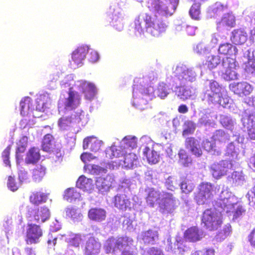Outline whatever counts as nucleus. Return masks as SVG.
<instances>
[{
	"instance_id": "c756f323",
	"label": "nucleus",
	"mask_w": 255,
	"mask_h": 255,
	"mask_svg": "<svg viewBox=\"0 0 255 255\" xmlns=\"http://www.w3.org/2000/svg\"><path fill=\"white\" fill-rule=\"evenodd\" d=\"M20 113L24 116L32 109V101L29 97H25L20 103Z\"/></svg>"
},
{
	"instance_id": "c85d7f7f",
	"label": "nucleus",
	"mask_w": 255,
	"mask_h": 255,
	"mask_svg": "<svg viewBox=\"0 0 255 255\" xmlns=\"http://www.w3.org/2000/svg\"><path fill=\"white\" fill-rule=\"evenodd\" d=\"M228 9L227 4H223L220 2H216L209 11L211 16L215 17L220 15Z\"/></svg>"
},
{
	"instance_id": "f704fd0d",
	"label": "nucleus",
	"mask_w": 255,
	"mask_h": 255,
	"mask_svg": "<svg viewBox=\"0 0 255 255\" xmlns=\"http://www.w3.org/2000/svg\"><path fill=\"white\" fill-rule=\"evenodd\" d=\"M64 198L69 202H72L80 197V193L74 188H69L64 192Z\"/></svg>"
},
{
	"instance_id": "69168bd1",
	"label": "nucleus",
	"mask_w": 255,
	"mask_h": 255,
	"mask_svg": "<svg viewBox=\"0 0 255 255\" xmlns=\"http://www.w3.org/2000/svg\"><path fill=\"white\" fill-rule=\"evenodd\" d=\"M222 202H220V205L222 208L225 209L226 208H228L232 206L233 204L229 201L228 198H224L221 200Z\"/></svg>"
},
{
	"instance_id": "680f3d73",
	"label": "nucleus",
	"mask_w": 255,
	"mask_h": 255,
	"mask_svg": "<svg viewBox=\"0 0 255 255\" xmlns=\"http://www.w3.org/2000/svg\"><path fill=\"white\" fill-rule=\"evenodd\" d=\"M11 145H8L2 151L1 156L4 159H9Z\"/></svg>"
},
{
	"instance_id": "f257e3e1",
	"label": "nucleus",
	"mask_w": 255,
	"mask_h": 255,
	"mask_svg": "<svg viewBox=\"0 0 255 255\" xmlns=\"http://www.w3.org/2000/svg\"><path fill=\"white\" fill-rule=\"evenodd\" d=\"M135 30L139 33L146 31L158 37L164 33L168 27V22L153 17L148 13L139 15L134 20Z\"/></svg>"
},
{
	"instance_id": "58836bf2",
	"label": "nucleus",
	"mask_w": 255,
	"mask_h": 255,
	"mask_svg": "<svg viewBox=\"0 0 255 255\" xmlns=\"http://www.w3.org/2000/svg\"><path fill=\"white\" fill-rule=\"evenodd\" d=\"M45 174V168L44 167H37L33 171V179L35 182H38L42 180Z\"/></svg>"
},
{
	"instance_id": "a19ab883",
	"label": "nucleus",
	"mask_w": 255,
	"mask_h": 255,
	"mask_svg": "<svg viewBox=\"0 0 255 255\" xmlns=\"http://www.w3.org/2000/svg\"><path fill=\"white\" fill-rule=\"evenodd\" d=\"M177 96L183 101L189 99L192 96L191 91L184 87H179Z\"/></svg>"
},
{
	"instance_id": "774afa93",
	"label": "nucleus",
	"mask_w": 255,
	"mask_h": 255,
	"mask_svg": "<svg viewBox=\"0 0 255 255\" xmlns=\"http://www.w3.org/2000/svg\"><path fill=\"white\" fill-rule=\"evenodd\" d=\"M245 211L242 206H239L234 212V218H238L241 216Z\"/></svg>"
},
{
	"instance_id": "37998d69",
	"label": "nucleus",
	"mask_w": 255,
	"mask_h": 255,
	"mask_svg": "<svg viewBox=\"0 0 255 255\" xmlns=\"http://www.w3.org/2000/svg\"><path fill=\"white\" fill-rule=\"evenodd\" d=\"M47 99L48 97L45 95H40L37 99L36 108L39 111H44L47 108Z\"/></svg>"
},
{
	"instance_id": "bf43d9fd",
	"label": "nucleus",
	"mask_w": 255,
	"mask_h": 255,
	"mask_svg": "<svg viewBox=\"0 0 255 255\" xmlns=\"http://www.w3.org/2000/svg\"><path fill=\"white\" fill-rule=\"evenodd\" d=\"M147 253V255H164L160 249L155 247L150 248Z\"/></svg>"
},
{
	"instance_id": "13d9d810",
	"label": "nucleus",
	"mask_w": 255,
	"mask_h": 255,
	"mask_svg": "<svg viewBox=\"0 0 255 255\" xmlns=\"http://www.w3.org/2000/svg\"><path fill=\"white\" fill-rule=\"evenodd\" d=\"M26 150V147H24L23 146H17L15 150V158L16 159H21L22 158L24 152Z\"/></svg>"
},
{
	"instance_id": "aec40b11",
	"label": "nucleus",
	"mask_w": 255,
	"mask_h": 255,
	"mask_svg": "<svg viewBox=\"0 0 255 255\" xmlns=\"http://www.w3.org/2000/svg\"><path fill=\"white\" fill-rule=\"evenodd\" d=\"M114 204L120 210L126 211L130 209L131 202L125 194H117L114 197Z\"/></svg>"
},
{
	"instance_id": "a878e982",
	"label": "nucleus",
	"mask_w": 255,
	"mask_h": 255,
	"mask_svg": "<svg viewBox=\"0 0 255 255\" xmlns=\"http://www.w3.org/2000/svg\"><path fill=\"white\" fill-rule=\"evenodd\" d=\"M76 187L84 191H89L93 188V180L81 175L76 182Z\"/></svg>"
},
{
	"instance_id": "393cba45",
	"label": "nucleus",
	"mask_w": 255,
	"mask_h": 255,
	"mask_svg": "<svg viewBox=\"0 0 255 255\" xmlns=\"http://www.w3.org/2000/svg\"><path fill=\"white\" fill-rule=\"evenodd\" d=\"M218 51L220 55L231 57V56L237 52V49L232 44L226 42L219 45Z\"/></svg>"
},
{
	"instance_id": "e2e57ef3",
	"label": "nucleus",
	"mask_w": 255,
	"mask_h": 255,
	"mask_svg": "<svg viewBox=\"0 0 255 255\" xmlns=\"http://www.w3.org/2000/svg\"><path fill=\"white\" fill-rule=\"evenodd\" d=\"M174 248L173 251H174V252H176V250H177L179 253H182L184 251L183 249V245L180 241H176L174 243Z\"/></svg>"
},
{
	"instance_id": "c9c22d12",
	"label": "nucleus",
	"mask_w": 255,
	"mask_h": 255,
	"mask_svg": "<svg viewBox=\"0 0 255 255\" xmlns=\"http://www.w3.org/2000/svg\"><path fill=\"white\" fill-rule=\"evenodd\" d=\"M213 138L215 141L226 142L229 140V134L221 129L217 130L214 132Z\"/></svg>"
},
{
	"instance_id": "423d86ee",
	"label": "nucleus",
	"mask_w": 255,
	"mask_h": 255,
	"mask_svg": "<svg viewBox=\"0 0 255 255\" xmlns=\"http://www.w3.org/2000/svg\"><path fill=\"white\" fill-rule=\"evenodd\" d=\"M106 157L108 159L123 157L125 159H136L135 154L125 150V146L112 145L105 150Z\"/></svg>"
},
{
	"instance_id": "412c9836",
	"label": "nucleus",
	"mask_w": 255,
	"mask_h": 255,
	"mask_svg": "<svg viewBox=\"0 0 255 255\" xmlns=\"http://www.w3.org/2000/svg\"><path fill=\"white\" fill-rule=\"evenodd\" d=\"M89 47L87 46H81L73 52L72 58L77 66L83 63V61L85 59Z\"/></svg>"
},
{
	"instance_id": "ddd939ff",
	"label": "nucleus",
	"mask_w": 255,
	"mask_h": 255,
	"mask_svg": "<svg viewBox=\"0 0 255 255\" xmlns=\"http://www.w3.org/2000/svg\"><path fill=\"white\" fill-rule=\"evenodd\" d=\"M42 149L43 151L51 153L54 152L57 157L62 156V153L61 150L58 148H55V144L53 136L50 134H46L42 140Z\"/></svg>"
},
{
	"instance_id": "e433bc0d",
	"label": "nucleus",
	"mask_w": 255,
	"mask_h": 255,
	"mask_svg": "<svg viewBox=\"0 0 255 255\" xmlns=\"http://www.w3.org/2000/svg\"><path fill=\"white\" fill-rule=\"evenodd\" d=\"M170 89L166 84L164 82L159 83L156 90L157 96L161 99L166 97L169 93Z\"/></svg>"
},
{
	"instance_id": "0eeeda50",
	"label": "nucleus",
	"mask_w": 255,
	"mask_h": 255,
	"mask_svg": "<svg viewBox=\"0 0 255 255\" xmlns=\"http://www.w3.org/2000/svg\"><path fill=\"white\" fill-rule=\"evenodd\" d=\"M42 235L43 231L39 225L32 223L28 224L25 242L27 245L38 244Z\"/></svg>"
},
{
	"instance_id": "052dcab7",
	"label": "nucleus",
	"mask_w": 255,
	"mask_h": 255,
	"mask_svg": "<svg viewBox=\"0 0 255 255\" xmlns=\"http://www.w3.org/2000/svg\"><path fill=\"white\" fill-rule=\"evenodd\" d=\"M203 147L207 151H212L213 150V144L208 139H206L203 141Z\"/></svg>"
},
{
	"instance_id": "473e14b6",
	"label": "nucleus",
	"mask_w": 255,
	"mask_h": 255,
	"mask_svg": "<svg viewBox=\"0 0 255 255\" xmlns=\"http://www.w3.org/2000/svg\"><path fill=\"white\" fill-rule=\"evenodd\" d=\"M211 170L213 177L217 179L226 174L227 171L222 163L214 164L211 167Z\"/></svg>"
},
{
	"instance_id": "6e6d98bb",
	"label": "nucleus",
	"mask_w": 255,
	"mask_h": 255,
	"mask_svg": "<svg viewBox=\"0 0 255 255\" xmlns=\"http://www.w3.org/2000/svg\"><path fill=\"white\" fill-rule=\"evenodd\" d=\"M82 241L81 236L79 235H75L69 241V244L71 246L78 247L79 246Z\"/></svg>"
},
{
	"instance_id": "864d4df0",
	"label": "nucleus",
	"mask_w": 255,
	"mask_h": 255,
	"mask_svg": "<svg viewBox=\"0 0 255 255\" xmlns=\"http://www.w3.org/2000/svg\"><path fill=\"white\" fill-rule=\"evenodd\" d=\"M7 185L8 188L13 192L16 191L18 188V185L15 182V179L11 176L8 177Z\"/></svg>"
},
{
	"instance_id": "2f4dec72",
	"label": "nucleus",
	"mask_w": 255,
	"mask_h": 255,
	"mask_svg": "<svg viewBox=\"0 0 255 255\" xmlns=\"http://www.w3.org/2000/svg\"><path fill=\"white\" fill-rule=\"evenodd\" d=\"M122 141L123 144H121L123 146H125V150L127 151L128 148L133 149L137 146V139L135 136H131L130 135L126 136L124 137Z\"/></svg>"
},
{
	"instance_id": "6ab92c4d",
	"label": "nucleus",
	"mask_w": 255,
	"mask_h": 255,
	"mask_svg": "<svg viewBox=\"0 0 255 255\" xmlns=\"http://www.w3.org/2000/svg\"><path fill=\"white\" fill-rule=\"evenodd\" d=\"M107 213L105 210L101 208H92L89 209L88 217L90 220L101 222L105 220Z\"/></svg>"
},
{
	"instance_id": "de8ad7c7",
	"label": "nucleus",
	"mask_w": 255,
	"mask_h": 255,
	"mask_svg": "<svg viewBox=\"0 0 255 255\" xmlns=\"http://www.w3.org/2000/svg\"><path fill=\"white\" fill-rule=\"evenodd\" d=\"M195 129V125L191 122H188L185 123V128L182 132V135L183 136H186L192 134Z\"/></svg>"
},
{
	"instance_id": "cd10ccee",
	"label": "nucleus",
	"mask_w": 255,
	"mask_h": 255,
	"mask_svg": "<svg viewBox=\"0 0 255 255\" xmlns=\"http://www.w3.org/2000/svg\"><path fill=\"white\" fill-rule=\"evenodd\" d=\"M50 216L49 210L46 207L38 208L34 216V220L37 223H44Z\"/></svg>"
},
{
	"instance_id": "5701e85b",
	"label": "nucleus",
	"mask_w": 255,
	"mask_h": 255,
	"mask_svg": "<svg viewBox=\"0 0 255 255\" xmlns=\"http://www.w3.org/2000/svg\"><path fill=\"white\" fill-rule=\"evenodd\" d=\"M101 145V141L94 136L87 137L83 140L84 149H90L92 151L97 152L100 149Z\"/></svg>"
},
{
	"instance_id": "bb28decb",
	"label": "nucleus",
	"mask_w": 255,
	"mask_h": 255,
	"mask_svg": "<svg viewBox=\"0 0 255 255\" xmlns=\"http://www.w3.org/2000/svg\"><path fill=\"white\" fill-rule=\"evenodd\" d=\"M217 24L218 27H233L236 25L235 17L232 13H227L224 15Z\"/></svg>"
},
{
	"instance_id": "8fccbe9b",
	"label": "nucleus",
	"mask_w": 255,
	"mask_h": 255,
	"mask_svg": "<svg viewBox=\"0 0 255 255\" xmlns=\"http://www.w3.org/2000/svg\"><path fill=\"white\" fill-rule=\"evenodd\" d=\"M65 213L67 217L73 220L77 219L80 215L77 211V209L73 207L67 208L65 210Z\"/></svg>"
},
{
	"instance_id": "4be33fe9",
	"label": "nucleus",
	"mask_w": 255,
	"mask_h": 255,
	"mask_svg": "<svg viewBox=\"0 0 255 255\" xmlns=\"http://www.w3.org/2000/svg\"><path fill=\"white\" fill-rule=\"evenodd\" d=\"M48 195L49 194L40 191H33L29 196V202L34 206H38L47 201Z\"/></svg>"
},
{
	"instance_id": "ea45409f",
	"label": "nucleus",
	"mask_w": 255,
	"mask_h": 255,
	"mask_svg": "<svg viewBox=\"0 0 255 255\" xmlns=\"http://www.w3.org/2000/svg\"><path fill=\"white\" fill-rule=\"evenodd\" d=\"M143 158H146V159H156L158 155L157 152L155 151L153 147L150 148L146 146L143 150Z\"/></svg>"
},
{
	"instance_id": "79ce46f5",
	"label": "nucleus",
	"mask_w": 255,
	"mask_h": 255,
	"mask_svg": "<svg viewBox=\"0 0 255 255\" xmlns=\"http://www.w3.org/2000/svg\"><path fill=\"white\" fill-rule=\"evenodd\" d=\"M40 150L35 147H30L26 154V159H40Z\"/></svg>"
},
{
	"instance_id": "a211bd4d",
	"label": "nucleus",
	"mask_w": 255,
	"mask_h": 255,
	"mask_svg": "<svg viewBox=\"0 0 255 255\" xmlns=\"http://www.w3.org/2000/svg\"><path fill=\"white\" fill-rule=\"evenodd\" d=\"M80 87L86 99L91 100L94 98L97 93V89L93 83L85 81L81 83Z\"/></svg>"
},
{
	"instance_id": "f8f14e48",
	"label": "nucleus",
	"mask_w": 255,
	"mask_h": 255,
	"mask_svg": "<svg viewBox=\"0 0 255 255\" xmlns=\"http://www.w3.org/2000/svg\"><path fill=\"white\" fill-rule=\"evenodd\" d=\"M230 89L239 97L247 96L253 90V87L247 82L233 83L230 85Z\"/></svg>"
},
{
	"instance_id": "39448f33",
	"label": "nucleus",
	"mask_w": 255,
	"mask_h": 255,
	"mask_svg": "<svg viewBox=\"0 0 255 255\" xmlns=\"http://www.w3.org/2000/svg\"><path fill=\"white\" fill-rule=\"evenodd\" d=\"M202 222L207 229L216 230L223 223L222 215L211 209H207L203 213Z\"/></svg>"
},
{
	"instance_id": "f03ea898",
	"label": "nucleus",
	"mask_w": 255,
	"mask_h": 255,
	"mask_svg": "<svg viewBox=\"0 0 255 255\" xmlns=\"http://www.w3.org/2000/svg\"><path fill=\"white\" fill-rule=\"evenodd\" d=\"M146 202L152 207L158 204L159 212L165 214L172 212L175 209L176 199L171 193L163 192L161 193L152 190L148 194Z\"/></svg>"
},
{
	"instance_id": "1a4fd4ad",
	"label": "nucleus",
	"mask_w": 255,
	"mask_h": 255,
	"mask_svg": "<svg viewBox=\"0 0 255 255\" xmlns=\"http://www.w3.org/2000/svg\"><path fill=\"white\" fill-rule=\"evenodd\" d=\"M213 186L209 183H202L198 187V191L195 193L194 199L198 204L203 205L212 197Z\"/></svg>"
},
{
	"instance_id": "72a5a7b5",
	"label": "nucleus",
	"mask_w": 255,
	"mask_h": 255,
	"mask_svg": "<svg viewBox=\"0 0 255 255\" xmlns=\"http://www.w3.org/2000/svg\"><path fill=\"white\" fill-rule=\"evenodd\" d=\"M221 63V58L219 55L209 56L205 62V65L210 70L215 68Z\"/></svg>"
},
{
	"instance_id": "c03bdc74",
	"label": "nucleus",
	"mask_w": 255,
	"mask_h": 255,
	"mask_svg": "<svg viewBox=\"0 0 255 255\" xmlns=\"http://www.w3.org/2000/svg\"><path fill=\"white\" fill-rule=\"evenodd\" d=\"M244 69L248 74L255 73V59H249L248 61L245 63Z\"/></svg>"
},
{
	"instance_id": "4c0bfd02",
	"label": "nucleus",
	"mask_w": 255,
	"mask_h": 255,
	"mask_svg": "<svg viewBox=\"0 0 255 255\" xmlns=\"http://www.w3.org/2000/svg\"><path fill=\"white\" fill-rule=\"evenodd\" d=\"M157 238L156 233L151 230L144 232L142 236V239L145 244H153Z\"/></svg>"
},
{
	"instance_id": "6e6552de",
	"label": "nucleus",
	"mask_w": 255,
	"mask_h": 255,
	"mask_svg": "<svg viewBox=\"0 0 255 255\" xmlns=\"http://www.w3.org/2000/svg\"><path fill=\"white\" fill-rule=\"evenodd\" d=\"M222 77L227 81H231L237 78V73L235 71V60L232 57H226L222 60Z\"/></svg>"
},
{
	"instance_id": "7c9ffc66",
	"label": "nucleus",
	"mask_w": 255,
	"mask_h": 255,
	"mask_svg": "<svg viewBox=\"0 0 255 255\" xmlns=\"http://www.w3.org/2000/svg\"><path fill=\"white\" fill-rule=\"evenodd\" d=\"M84 169L88 172L93 175H99L101 173H106L107 171V169L101 167L97 165L86 164L84 165Z\"/></svg>"
},
{
	"instance_id": "dca6fc26",
	"label": "nucleus",
	"mask_w": 255,
	"mask_h": 255,
	"mask_svg": "<svg viewBox=\"0 0 255 255\" xmlns=\"http://www.w3.org/2000/svg\"><path fill=\"white\" fill-rule=\"evenodd\" d=\"M80 103V95L77 92L72 90V88H71L68 92V97L65 100V107L73 110L79 106Z\"/></svg>"
},
{
	"instance_id": "f3484780",
	"label": "nucleus",
	"mask_w": 255,
	"mask_h": 255,
	"mask_svg": "<svg viewBox=\"0 0 255 255\" xmlns=\"http://www.w3.org/2000/svg\"><path fill=\"white\" fill-rule=\"evenodd\" d=\"M184 238L190 242H196L203 238V234L196 226L188 228L184 233Z\"/></svg>"
},
{
	"instance_id": "5fc2aeb1",
	"label": "nucleus",
	"mask_w": 255,
	"mask_h": 255,
	"mask_svg": "<svg viewBox=\"0 0 255 255\" xmlns=\"http://www.w3.org/2000/svg\"><path fill=\"white\" fill-rule=\"evenodd\" d=\"M197 140L193 137H187L185 141V145L187 148H190V151L192 148L197 145Z\"/></svg>"
},
{
	"instance_id": "4d7b16f0",
	"label": "nucleus",
	"mask_w": 255,
	"mask_h": 255,
	"mask_svg": "<svg viewBox=\"0 0 255 255\" xmlns=\"http://www.w3.org/2000/svg\"><path fill=\"white\" fill-rule=\"evenodd\" d=\"M220 123L225 128H228L233 126L232 120L226 116L221 117Z\"/></svg>"
},
{
	"instance_id": "0e129e2a",
	"label": "nucleus",
	"mask_w": 255,
	"mask_h": 255,
	"mask_svg": "<svg viewBox=\"0 0 255 255\" xmlns=\"http://www.w3.org/2000/svg\"><path fill=\"white\" fill-rule=\"evenodd\" d=\"M248 134L251 139L255 140V126L252 125L250 128L248 127Z\"/></svg>"
},
{
	"instance_id": "338daca9",
	"label": "nucleus",
	"mask_w": 255,
	"mask_h": 255,
	"mask_svg": "<svg viewBox=\"0 0 255 255\" xmlns=\"http://www.w3.org/2000/svg\"><path fill=\"white\" fill-rule=\"evenodd\" d=\"M28 144V137L26 136H23L18 141V146L26 147Z\"/></svg>"
},
{
	"instance_id": "a18cd8bd",
	"label": "nucleus",
	"mask_w": 255,
	"mask_h": 255,
	"mask_svg": "<svg viewBox=\"0 0 255 255\" xmlns=\"http://www.w3.org/2000/svg\"><path fill=\"white\" fill-rule=\"evenodd\" d=\"M72 123L71 117H62L58 121V126L62 129H66Z\"/></svg>"
},
{
	"instance_id": "2eb2a0df",
	"label": "nucleus",
	"mask_w": 255,
	"mask_h": 255,
	"mask_svg": "<svg viewBox=\"0 0 255 255\" xmlns=\"http://www.w3.org/2000/svg\"><path fill=\"white\" fill-rule=\"evenodd\" d=\"M176 76L180 81L193 82L196 79V73L192 69L178 67L176 69Z\"/></svg>"
},
{
	"instance_id": "09e8293b",
	"label": "nucleus",
	"mask_w": 255,
	"mask_h": 255,
	"mask_svg": "<svg viewBox=\"0 0 255 255\" xmlns=\"http://www.w3.org/2000/svg\"><path fill=\"white\" fill-rule=\"evenodd\" d=\"M180 188L183 193L188 194L193 190L194 185L187 181H183L181 183Z\"/></svg>"
},
{
	"instance_id": "603ef678",
	"label": "nucleus",
	"mask_w": 255,
	"mask_h": 255,
	"mask_svg": "<svg viewBox=\"0 0 255 255\" xmlns=\"http://www.w3.org/2000/svg\"><path fill=\"white\" fill-rule=\"evenodd\" d=\"M88 52L89 53L88 55V60L89 62L95 63L99 60L100 56L97 51L93 49H89Z\"/></svg>"
},
{
	"instance_id": "b1692460",
	"label": "nucleus",
	"mask_w": 255,
	"mask_h": 255,
	"mask_svg": "<svg viewBox=\"0 0 255 255\" xmlns=\"http://www.w3.org/2000/svg\"><path fill=\"white\" fill-rule=\"evenodd\" d=\"M232 34L231 40L236 45L243 44L247 40L248 34L242 29H235L232 31Z\"/></svg>"
},
{
	"instance_id": "4468645a",
	"label": "nucleus",
	"mask_w": 255,
	"mask_h": 255,
	"mask_svg": "<svg viewBox=\"0 0 255 255\" xmlns=\"http://www.w3.org/2000/svg\"><path fill=\"white\" fill-rule=\"evenodd\" d=\"M101 248V243L94 237H90L87 241L84 249L85 255H96Z\"/></svg>"
},
{
	"instance_id": "20e7f679",
	"label": "nucleus",
	"mask_w": 255,
	"mask_h": 255,
	"mask_svg": "<svg viewBox=\"0 0 255 255\" xmlns=\"http://www.w3.org/2000/svg\"><path fill=\"white\" fill-rule=\"evenodd\" d=\"M133 240L127 237H111L108 239L104 247L107 254H115L117 250L124 251L132 245Z\"/></svg>"
},
{
	"instance_id": "49530a36",
	"label": "nucleus",
	"mask_w": 255,
	"mask_h": 255,
	"mask_svg": "<svg viewBox=\"0 0 255 255\" xmlns=\"http://www.w3.org/2000/svg\"><path fill=\"white\" fill-rule=\"evenodd\" d=\"M178 27L188 35L192 36L195 34L196 28L194 26L189 25L183 23L178 25Z\"/></svg>"
},
{
	"instance_id": "9b49d317",
	"label": "nucleus",
	"mask_w": 255,
	"mask_h": 255,
	"mask_svg": "<svg viewBox=\"0 0 255 255\" xmlns=\"http://www.w3.org/2000/svg\"><path fill=\"white\" fill-rule=\"evenodd\" d=\"M114 177L108 174L105 177H98L96 180V186L100 193L104 194L108 192L115 183Z\"/></svg>"
},
{
	"instance_id": "9d476101",
	"label": "nucleus",
	"mask_w": 255,
	"mask_h": 255,
	"mask_svg": "<svg viewBox=\"0 0 255 255\" xmlns=\"http://www.w3.org/2000/svg\"><path fill=\"white\" fill-rule=\"evenodd\" d=\"M210 88L212 93L208 95V100L211 103H217L222 106H225L226 103H228L226 101L227 99L223 98L218 83L215 81L211 82Z\"/></svg>"
},
{
	"instance_id": "7ed1b4c3",
	"label": "nucleus",
	"mask_w": 255,
	"mask_h": 255,
	"mask_svg": "<svg viewBox=\"0 0 255 255\" xmlns=\"http://www.w3.org/2000/svg\"><path fill=\"white\" fill-rule=\"evenodd\" d=\"M179 0H148L147 7L162 15H171L175 11Z\"/></svg>"
},
{
	"instance_id": "3c124183",
	"label": "nucleus",
	"mask_w": 255,
	"mask_h": 255,
	"mask_svg": "<svg viewBox=\"0 0 255 255\" xmlns=\"http://www.w3.org/2000/svg\"><path fill=\"white\" fill-rule=\"evenodd\" d=\"M215 250L213 248H204L193 253L191 255H215Z\"/></svg>"
}]
</instances>
